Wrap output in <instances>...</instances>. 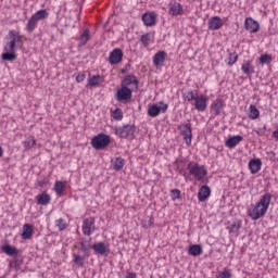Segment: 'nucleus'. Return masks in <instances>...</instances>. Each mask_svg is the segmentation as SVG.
I'll return each mask as SVG.
<instances>
[{
	"instance_id": "nucleus-34",
	"label": "nucleus",
	"mask_w": 278,
	"mask_h": 278,
	"mask_svg": "<svg viewBox=\"0 0 278 278\" xmlns=\"http://www.w3.org/2000/svg\"><path fill=\"white\" fill-rule=\"evenodd\" d=\"M38 28V22L33 17V15L29 17L27 24H26V31L28 34H33L34 30Z\"/></svg>"
},
{
	"instance_id": "nucleus-41",
	"label": "nucleus",
	"mask_w": 278,
	"mask_h": 278,
	"mask_svg": "<svg viewBox=\"0 0 278 278\" xmlns=\"http://www.w3.org/2000/svg\"><path fill=\"white\" fill-rule=\"evenodd\" d=\"M155 223V219H153V217H148V219H144L141 225L143 227V229H151V227H153Z\"/></svg>"
},
{
	"instance_id": "nucleus-26",
	"label": "nucleus",
	"mask_w": 278,
	"mask_h": 278,
	"mask_svg": "<svg viewBox=\"0 0 278 278\" xmlns=\"http://www.w3.org/2000/svg\"><path fill=\"white\" fill-rule=\"evenodd\" d=\"M101 81H103L101 75H89L87 79V88H97Z\"/></svg>"
},
{
	"instance_id": "nucleus-35",
	"label": "nucleus",
	"mask_w": 278,
	"mask_h": 278,
	"mask_svg": "<svg viewBox=\"0 0 278 278\" xmlns=\"http://www.w3.org/2000/svg\"><path fill=\"white\" fill-rule=\"evenodd\" d=\"M140 42L142 47H149V45H153V35L151 33H147L140 37Z\"/></svg>"
},
{
	"instance_id": "nucleus-53",
	"label": "nucleus",
	"mask_w": 278,
	"mask_h": 278,
	"mask_svg": "<svg viewBox=\"0 0 278 278\" xmlns=\"http://www.w3.org/2000/svg\"><path fill=\"white\" fill-rule=\"evenodd\" d=\"M136 277H137L136 273H128L126 276V278H136Z\"/></svg>"
},
{
	"instance_id": "nucleus-24",
	"label": "nucleus",
	"mask_w": 278,
	"mask_h": 278,
	"mask_svg": "<svg viewBox=\"0 0 278 278\" xmlns=\"http://www.w3.org/2000/svg\"><path fill=\"white\" fill-rule=\"evenodd\" d=\"M67 184L68 182L66 180H64V181L56 180L54 182L53 190H54L56 197H62V194H64V192L66 191Z\"/></svg>"
},
{
	"instance_id": "nucleus-1",
	"label": "nucleus",
	"mask_w": 278,
	"mask_h": 278,
	"mask_svg": "<svg viewBox=\"0 0 278 278\" xmlns=\"http://www.w3.org/2000/svg\"><path fill=\"white\" fill-rule=\"evenodd\" d=\"M23 46V36L20 31L10 30L5 37V42L3 46V53L1 54V60L3 62H14L16 60V51Z\"/></svg>"
},
{
	"instance_id": "nucleus-30",
	"label": "nucleus",
	"mask_w": 278,
	"mask_h": 278,
	"mask_svg": "<svg viewBox=\"0 0 278 278\" xmlns=\"http://www.w3.org/2000/svg\"><path fill=\"white\" fill-rule=\"evenodd\" d=\"M31 16L37 21V23H40V21H47V18H49V11H47V9H41L35 12Z\"/></svg>"
},
{
	"instance_id": "nucleus-37",
	"label": "nucleus",
	"mask_w": 278,
	"mask_h": 278,
	"mask_svg": "<svg viewBox=\"0 0 278 278\" xmlns=\"http://www.w3.org/2000/svg\"><path fill=\"white\" fill-rule=\"evenodd\" d=\"M175 164L177 165V170H178L179 175L185 177V180L188 181V179H190V176L188 175V172H186V168H181V166L179 165V164H181V161L176 160Z\"/></svg>"
},
{
	"instance_id": "nucleus-11",
	"label": "nucleus",
	"mask_w": 278,
	"mask_h": 278,
	"mask_svg": "<svg viewBox=\"0 0 278 278\" xmlns=\"http://www.w3.org/2000/svg\"><path fill=\"white\" fill-rule=\"evenodd\" d=\"M168 8L169 16H184V5L177 2V0L169 1Z\"/></svg>"
},
{
	"instance_id": "nucleus-15",
	"label": "nucleus",
	"mask_w": 278,
	"mask_h": 278,
	"mask_svg": "<svg viewBox=\"0 0 278 278\" xmlns=\"http://www.w3.org/2000/svg\"><path fill=\"white\" fill-rule=\"evenodd\" d=\"M109 62L110 64H121L123 62V50L115 48L113 51L109 54Z\"/></svg>"
},
{
	"instance_id": "nucleus-16",
	"label": "nucleus",
	"mask_w": 278,
	"mask_h": 278,
	"mask_svg": "<svg viewBox=\"0 0 278 278\" xmlns=\"http://www.w3.org/2000/svg\"><path fill=\"white\" fill-rule=\"evenodd\" d=\"M225 101L223 99H216L212 104H211V112L215 114V116H219V114L223 113L225 110Z\"/></svg>"
},
{
	"instance_id": "nucleus-12",
	"label": "nucleus",
	"mask_w": 278,
	"mask_h": 278,
	"mask_svg": "<svg viewBox=\"0 0 278 278\" xmlns=\"http://www.w3.org/2000/svg\"><path fill=\"white\" fill-rule=\"evenodd\" d=\"M207 102H208L207 96L200 94L198 96V98H195L192 105L194 110H197V112H205V110H207Z\"/></svg>"
},
{
	"instance_id": "nucleus-48",
	"label": "nucleus",
	"mask_w": 278,
	"mask_h": 278,
	"mask_svg": "<svg viewBox=\"0 0 278 278\" xmlns=\"http://www.w3.org/2000/svg\"><path fill=\"white\" fill-rule=\"evenodd\" d=\"M172 194H173V201H175L176 199H180L181 191L179 189H173Z\"/></svg>"
},
{
	"instance_id": "nucleus-33",
	"label": "nucleus",
	"mask_w": 278,
	"mask_h": 278,
	"mask_svg": "<svg viewBox=\"0 0 278 278\" xmlns=\"http://www.w3.org/2000/svg\"><path fill=\"white\" fill-rule=\"evenodd\" d=\"M248 116L251 121H257V118H260V110L257 109V106H255V104H251L249 106Z\"/></svg>"
},
{
	"instance_id": "nucleus-47",
	"label": "nucleus",
	"mask_w": 278,
	"mask_h": 278,
	"mask_svg": "<svg viewBox=\"0 0 278 278\" xmlns=\"http://www.w3.org/2000/svg\"><path fill=\"white\" fill-rule=\"evenodd\" d=\"M230 233H238L240 231V225L237 224H231L229 227Z\"/></svg>"
},
{
	"instance_id": "nucleus-2",
	"label": "nucleus",
	"mask_w": 278,
	"mask_h": 278,
	"mask_svg": "<svg viewBox=\"0 0 278 278\" xmlns=\"http://www.w3.org/2000/svg\"><path fill=\"white\" fill-rule=\"evenodd\" d=\"M273 201V193L267 192L261 195V199L255 205H252L251 208L248 210V216L252 220H260V218H264L266 213L268 212V207H270V202Z\"/></svg>"
},
{
	"instance_id": "nucleus-42",
	"label": "nucleus",
	"mask_w": 278,
	"mask_h": 278,
	"mask_svg": "<svg viewBox=\"0 0 278 278\" xmlns=\"http://www.w3.org/2000/svg\"><path fill=\"white\" fill-rule=\"evenodd\" d=\"M55 227H58L59 231H64L66 229V220L59 218L55 220Z\"/></svg>"
},
{
	"instance_id": "nucleus-49",
	"label": "nucleus",
	"mask_w": 278,
	"mask_h": 278,
	"mask_svg": "<svg viewBox=\"0 0 278 278\" xmlns=\"http://www.w3.org/2000/svg\"><path fill=\"white\" fill-rule=\"evenodd\" d=\"M17 267H18V261L17 260L9 261V268H17Z\"/></svg>"
},
{
	"instance_id": "nucleus-29",
	"label": "nucleus",
	"mask_w": 278,
	"mask_h": 278,
	"mask_svg": "<svg viewBox=\"0 0 278 278\" xmlns=\"http://www.w3.org/2000/svg\"><path fill=\"white\" fill-rule=\"evenodd\" d=\"M76 40H78V47H86L90 40V29L86 28Z\"/></svg>"
},
{
	"instance_id": "nucleus-4",
	"label": "nucleus",
	"mask_w": 278,
	"mask_h": 278,
	"mask_svg": "<svg viewBox=\"0 0 278 278\" xmlns=\"http://www.w3.org/2000/svg\"><path fill=\"white\" fill-rule=\"evenodd\" d=\"M167 111L168 104L164 103V101H160L159 103L149 104L147 114L151 118H155L160 116V114H166Z\"/></svg>"
},
{
	"instance_id": "nucleus-44",
	"label": "nucleus",
	"mask_w": 278,
	"mask_h": 278,
	"mask_svg": "<svg viewBox=\"0 0 278 278\" xmlns=\"http://www.w3.org/2000/svg\"><path fill=\"white\" fill-rule=\"evenodd\" d=\"M268 62H273V56L270 54H263L260 56V64H268Z\"/></svg>"
},
{
	"instance_id": "nucleus-50",
	"label": "nucleus",
	"mask_w": 278,
	"mask_h": 278,
	"mask_svg": "<svg viewBox=\"0 0 278 278\" xmlns=\"http://www.w3.org/2000/svg\"><path fill=\"white\" fill-rule=\"evenodd\" d=\"M254 131L255 134H257V136H264V134H266V126H264L263 128H257Z\"/></svg>"
},
{
	"instance_id": "nucleus-46",
	"label": "nucleus",
	"mask_w": 278,
	"mask_h": 278,
	"mask_svg": "<svg viewBox=\"0 0 278 278\" xmlns=\"http://www.w3.org/2000/svg\"><path fill=\"white\" fill-rule=\"evenodd\" d=\"M85 79H86V73L80 72L77 74L76 76L77 84H81L83 81H85Z\"/></svg>"
},
{
	"instance_id": "nucleus-21",
	"label": "nucleus",
	"mask_w": 278,
	"mask_h": 278,
	"mask_svg": "<svg viewBox=\"0 0 278 278\" xmlns=\"http://www.w3.org/2000/svg\"><path fill=\"white\" fill-rule=\"evenodd\" d=\"M244 138L240 135L229 137L225 142V147H227V149H236V147H238V143L242 142Z\"/></svg>"
},
{
	"instance_id": "nucleus-39",
	"label": "nucleus",
	"mask_w": 278,
	"mask_h": 278,
	"mask_svg": "<svg viewBox=\"0 0 278 278\" xmlns=\"http://www.w3.org/2000/svg\"><path fill=\"white\" fill-rule=\"evenodd\" d=\"M73 262L76 264V266H78V268H83L86 258L81 255L73 254Z\"/></svg>"
},
{
	"instance_id": "nucleus-54",
	"label": "nucleus",
	"mask_w": 278,
	"mask_h": 278,
	"mask_svg": "<svg viewBox=\"0 0 278 278\" xmlns=\"http://www.w3.org/2000/svg\"><path fill=\"white\" fill-rule=\"evenodd\" d=\"M273 137L278 140V127L276 130L273 131Z\"/></svg>"
},
{
	"instance_id": "nucleus-45",
	"label": "nucleus",
	"mask_w": 278,
	"mask_h": 278,
	"mask_svg": "<svg viewBox=\"0 0 278 278\" xmlns=\"http://www.w3.org/2000/svg\"><path fill=\"white\" fill-rule=\"evenodd\" d=\"M238 62V54L230 53L228 58V66H233Z\"/></svg>"
},
{
	"instance_id": "nucleus-52",
	"label": "nucleus",
	"mask_w": 278,
	"mask_h": 278,
	"mask_svg": "<svg viewBox=\"0 0 278 278\" xmlns=\"http://www.w3.org/2000/svg\"><path fill=\"white\" fill-rule=\"evenodd\" d=\"M80 249H81V251H88V247H86L85 242L80 243Z\"/></svg>"
},
{
	"instance_id": "nucleus-38",
	"label": "nucleus",
	"mask_w": 278,
	"mask_h": 278,
	"mask_svg": "<svg viewBox=\"0 0 278 278\" xmlns=\"http://www.w3.org/2000/svg\"><path fill=\"white\" fill-rule=\"evenodd\" d=\"M23 147L28 151V149H33L36 147V139L34 137H28L25 141H23Z\"/></svg>"
},
{
	"instance_id": "nucleus-31",
	"label": "nucleus",
	"mask_w": 278,
	"mask_h": 278,
	"mask_svg": "<svg viewBox=\"0 0 278 278\" xmlns=\"http://www.w3.org/2000/svg\"><path fill=\"white\" fill-rule=\"evenodd\" d=\"M185 101H188L189 103L194 102L199 97V90H190L184 93Z\"/></svg>"
},
{
	"instance_id": "nucleus-19",
	"label": "nucleus",
	"mask_w": 278,
	"mask_h": 278,
	"mask_svg": "<svg viewBox=\"0 0 278 278\" xmlns=\"http://www.w3.org/2000/svg\"><path fill=\"white\" fill-rule=\"evenodd\" d=\"M156 18L157 14H155V12H149L142 15V22L146 27H153V25H155Z\"/></svg>"
},
{
	"instance_id": "nucleus-27",
	"label": "nucleus",
	"mask_w": 278,
	"mask_h": 278,
	"mask_svg": "<svg viewBox=\"0 0 278 278\" xmlns=\"http://www.w3.org/2000/svg\"><path fill=\"white\" fill-rule=\"evenodd\" d=\"M34 228L29 224H24L22 228V240H31Z\"/></svg>"
},
{
	"instance_id": "nucleus-23",
	"label": "nucleus",
	"mask_w": 278,
	"mask_h": 278,
	"mask_svg": "<svg viewBox=\"0 0 278 278\" xmlns=\"http://www.w3.org/2000/svg\"><path fill=\"white\" fill-rule=\"evenodd\" d=\"M166 52L159 51L153 56V64L157 68L159 66H164V62H166Z\"/></svg>"
},
{
	"instance_id": "nucleus-14",
	"label": "nucleus",
	"mask_w": 278,
	"mask_h": 278,
	"mask_svg": "<svg viewBox=\"0 0 278 278\" xmlns=\"http://www.w3.org/2000/svg\"><path fill=\"white\" fill-rule=\"evenodd\" d=\"M244 27L250 34H257L260 31V23L252 17H247L244 21Z\"/></svg>"
},
{
	"instance_id": "nucleus-18",
	"label": "nucleus",
	"mask_w": 278,
	"mask_h": 278,
	"mask_svg": "<svg viewBox=\"0 0 278 278\" xmlns=\"http://www.w3.org/2000/svg\"><path fill=\"white\" fill-rule=\"evenodd\" d=\"M1 253H4V255H8L9 257H18V249L10 243L1 247Z\"/></svg>"
},
{
	"instance_id": "nucleus-22",
	"label": "nucleus",
	"mask_w": 278,
	"mask_h": 278,
	"mask_svg": "<svg viewBox=\"0 0 278 278\" xmlns=\"http://www.w3.org/2000/svg\"><path fill=\"white\" fill-rule=\"evenodd\" d=\"M35 201L37 205H49L51 203V195L47 191H43L36 195Z\"/></svg>"
},
{
	"instance_id": "nucleus-9",
	"label": "nucleus",
	"mask_w": 278,
	"mask_h": 278,
	"mask_svg": "<svg viewBox=\"0 0 278 278\" xmlns=\"http://www.w3.org/2000/svg\"><path fill=\"white\" fill-rule=\"evenodd\" d=\"M138 78L134 74L124 76V78L121 81V86L123 88H129L132 92L134 90H138Z\"/></svg>"
},
{
	"instance_id": "nucleus-5",
	"label": "nucleus",
	"mask_w": 278,
	"mask_h": 278,
	"mask_svg": "<svg viewBox=\"0 0 278 278\" xmlns=\"http://www.w3.org/2000/svg\"><path fill=\"white\" fill-rule=\"evenodd\" d=\"M113 131L115 136H118V138H130L134 139L136 134V126L134 125H124V126H115L113 128Z\"/></svg>"
},
{
	"instance_id": "nucleus-43",
	"label": "nucleus",
	"mask_w": 278,
	"mask_h": 278,
	"mask_svg": "<svg viewBox=\"0 0 278 278\" xmlns=\"http://www.w3.org/2000/svg\"><path fill=\"white\" fill-rule=\"evenodd\" d=\"M231 277H232L231 270H229L227 268H225L222 271H218L216 275V278H231Z\"/></svg>"
},
{
	"instance_id": "nucleus-32",
	"label": "nucleus",
	"mask_w": 278,
	"mask_h": 278,
	"mask_svg": "<svg viewBox=\"0 0 278 278\" xmlns=\"http://www.w3.org/2000/svg\"><path fill=\"white\" fill-rule=\"evenodd\" d=\"M189 255H192L193 257H199L203 253V248H201L200 244H193L190 245L188 249Z\"/></svg>"
},
{
	"instance_id": "nucleus-40",
	"label": "nucleus",
	"mask_w": 278,
	"mask_h": 278,
	"mask_svg": "<svg viewBox=\"0 0 278 278\" xmlns=\"http://www.w3.org/2000/svg\"><path fill=\"white\" fill-rule=\"evenodd\" d=\"M111 116L112 118H114V121H121L124 116L123 110L118 108L115 109L114 111L111 112Z\"/></svg>"
},
{
	"instance_id": "nucleus-20",
	"label": "nucleus",
	"mask_w": 278,
	"mask_h": 278,
	"mask_svg": "<svg viewBox=\"0 0 278 278\" xmlns=\"http://www.w3.org/2000/svg\"><path fill=\"white\" fill-rule=\"evenodd\" d=\"M224 22L223 18H220L219 16H213L210 21H208V29H211V31H216L217 29H220V27H223Z\"/></svg>"
},
{
	"instance_id": "nucleus-25",
	"label": "nucleus",
	"mask_w": 278,
	"mask_h": 278,
	"mask_svg": "<svg viewBox=\"0 0 278 278\" xmlns=\"http://www.w3.org/2000/svg\"><path fill=\"white\" fill-rule=\"evenodd\" d=\"M249 169L252 175H257L258 170H262V160L253 159L249 162Z\"/></svg>"
},
{
	"instance_id": "nucleus-6",
	"label": "nucleus",
	"mask_w": 278,
	"mask_h": 278,
	"mask_svg": "<svg viewBox=\"0 0 278 278\" xmlns=\"http://www.w3.org/2000/svg\"><path fill=\"white\" fill-rule=\"evenodd\" d=\"M111 142V138L109 135L99 134L91 139V147L96 149V151H101L109 147Z\"/></svg>"
},
{
	"instance_id": "nucleus-13",
	"label": "nucleus",
	"mask_w": 278,
	"mask_h": 278,
	"mask_svg": "<svg viewBox=\"0 0 278 278\" xmlns=\"http://www.w3.org/2000/svg\"><path fill=\"white\" fill-rule=\"evenodd\" d=\"M210 197H212V189L210 188V186L203 185L202 187H200L198 191V201L200 203H205V201H207Z\"/></svg>"
},
{
	"instance_id": "nucleus-7",
	"label": "nucleus",
	"mask_w": 278,
	"mask_h": 278,
	"mask_svg": "<svg viewBox=\"0 0 278 278\" xmlns=\"http://www.w3.org/2000/svg\"><path fill=\"white\" fill-rule=\"evenodd\" d=\"M131 97H134V91L123 86H121L115 93V100L118 101V103H127V101H131Z\"/></svg>"
},
{
	"instance_id": "nucleus-51",
	"label": "nucleus",
	"mask_w": 278,
	"mask_h": 278,
	"mask_svg": "<svg viewBox=\"0 0 278 278\" xmlns=\"http://www.w3.org/2000/svg\"><path fill=\"white\" fill-rule=\"evenodd\" d=\"M37 186H38L39 188H45V186H47V181H46V180H39V181L37 182Z\"/></svg>"
},
{
	"instance_id": "nucleus-55",
	"label": "nucleus",
	"mask_w": 278,
	"mask_h": 278,
	"mask_svg": "<svg viewBox=\"0 0 278 278\" xmlns=\"http://www.w3.org/2000/svg\"><path fill=\"white\" fill-rule=\"evenodd\" d=\"M0 157H3V148L0 146Z\"/></svg>"
},
{
	"instance_id": "nucleus-28",
	"label": "nucleus",
	"mask_w": 278,
	"mask_h": 278,
	"mask_svg": "<svg viewBox=\"0 0 278 278\" xmlns=\"http://www.w3.org/2000/svg\"><path fill=\"white\" fill-rule=\"evenodd\" d=\"M241 71L243 75H253L255 73V66H253L252 61H244L241 64Z\"/></svg>"
},
{
	"instance_id": "nucleus-8",
	"label": "nucleus",
	"mask_w": 278,
	"mask_h": 278,
	"mask_svg": "<svg viewBox=\"0 0 278 278\" xmlns=\"http://www.w3.org/2000/svg\"><path fill=\"white\" fill-rule=\"evenodd\" d=\"M97 222L94 217H87L83 219L81 231L84 236H92L97 231Z\"/></svg>"
},
{
	"instance_id": "nucleus-17",
	"label": "nucleus",
	"mask_w": 278,
	"mask_h": 278,
	"mask_svg": "<svg viewBox=\"0 0 278 278\" xmlns=\"http://www.w3.org/2000/svg\"><path fill=\"white\" fill-rule=\"evenodd\" d=\"M91 249L94 251L96 255H104L108 256V253H110V248L105 245L103 242H97L94 243Z\"/></svg>"
},
{
	"instance_id": "nucleus-10",
	"label": "nucleus",
	"mask_w": 278,
	"mask_h": 278,
	"mask_svg": "<svg viewBox=\"0 0 278 278\" xmlns=\"http://www.w3.org/2000/svg\"><path fill=\"white\" fill-rule=\"evenodd\" d=\"M179 129L181 136H184V140L187 147H190L192 144V124H182L181 126H179Z\"/></svg>"
},
{
	"instance_id": "nucleus-36",
	"label": "nucleus",
	"mask_w": 278,
	"mask_h": 278,
	"mask_svg": "<svg viewBox=\"0 0 278 278\" xmlns=\"http://www.w3.org/2000/svg\"><path fill=\"white\" fill-rule=\"evenodd\" d=\"M125 167V159L123 157H116L113 162V168L114 170H123Z\"/></svg>"
},
{
	"instance_id": "nucleus-3",
	"label": "nucleus",
	"mask_w": 278,
	"mask_h": 278,
	"mask_svg": "<svg viewBox=\"0 0 278 278\" xmlns=\"http://www.w3.org/2000/svg\"><path fill=\"white\" fill-rule=\"evenodd\" d=\"M187 170L189 175L200 181V184L207 182V167L205 165H201L197 162H189L187 165Z\"/></svg>"
}]
</instances>
